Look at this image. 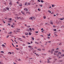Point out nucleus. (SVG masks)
<instances>
[{
  "mask_svg": "<svg viewBox=\"0 0 64 64\" xmlns=\"http://www.w3.org/2000/svg\"><path fill=\"white\" fill-rule=\"evenodd\" d=\"M54 50V49L53 48L52 49V50H51V54H52L53 53V51Z\"/></svg>",
  "mask_w": 64,
  "mask_h": 64,
  "instance_id": "obj_1",
  "label": "nucleus"
},
{
  "mask_svg": "<svg viewBox=\"0 0 64 64\" xmlns=\"http://www.w3.org/2000/svg\"><path fill=\"white\" fill-rule=\"evenodd\" d=\"M21 12L23 14V15H25V13H24V12L22 11Z\"/></svg>",
  "mask_w": 64,
  "mask_h": 64,
  "instance_id": "obj_2",
  "label": "nucleus"
},
{
  "mask_svg": "<svg viewBox=\"0 0 64 64\" xmlns=\"http://www.w3.org/2000/svg\"><path fill=\"white\" fill-rule=\"evenodd\" d=\"M24 10H25V11H28V9L26 8L24 9Z\"/></svg>",
  "mask_w": 64,
  "mask_h": 64,
  "instance_id": "obj_3",
  "label": "nucleus"
},
{
  "mask_svg": "<svg viewBox=\"0 0 64 64\" xmlns=\"http://www.w3.org/2000/svg\"><path fill=\"white\" fill-rule=\"evenodd\" d=\"M6 9H4L3 10V11L4 12H5V11H6Z\"/></svg>",
  "mask_w": 64,
  "mask_h": 64,
  "instance_id": "obj_4",
  "label": "nucleus"
},
{
  "mask_svg": "<svg viewBox=\"0 0 64 64\" xmlns=\"http://www.w3.org/2000/svg\"><path fill=\"white\" fill-rule=\"evenodd\" d=\"M25 34L26 35H28V32H26L25 33Z\"/></svg>",
  "mask_w": 64,
  "mask_h": 64,
  "instance_id": "obj_5",
  "label": "nucleus"
},
{
  "mask_svg": "<svg viewBox=\"0 0 64 64\" xmlns=\"http://www.w3.org/2000/svg\"><path fill=\"white\" fill-rule=\"evenodd\" d=\"M42 55H44V56H46V54H42Z\"/></svg>",
  "mask_w": 64,
  "mask_h": 64,
  "instance_id": "obj_6",
  "label": "nucleus"
},
{
  "mask_svg": "<svg viewBox=\"0 0 64 64\" xmlns=\"http://www.w3.org/2000/svg\"><path fill=\"white\" fill-rule=\"evenodd\" d=\"M28 4L27 3V2H25V3H24V4H25V5L26 6V5H27Z\"/></svg>",
  "mask_w": 64,
  "mask_h": 64,
  "instance_id": "obj_7",
  "label": "nucleus"
},
{
  "mask_svg": "<svg viewBox=\"0 0 64 64\" xmlns=\"http://www.w3.org/2000/svg\"><path fill=\"white\" fill-rule=\"evenodd\" d=\"M9 4L10 5H12V2H10L9 3Z\"/></svg>",
  "mask_w": 64,
  "mask_h": 64,
  "instance_id": "obj_8",
  "label": "nucleus"
},
{
  "mask_svg": "<svg viewBox=\"0 0 64 64\" xmlns=\"http://www.w3.org/2000/svg\"><path fill=\"white\" fill-rule=\"evenodd\" d=\"M14 32H20V31H17V30H14Z\"/></svg>",
  "mask_w": 64,
  "mask_h": 64,
  "instance_id": "obj_9",
  "label": "nucleus"
},
{
  "mask_svg": "<svg viewBox=\"0 0 64 64\" xmlns=\"http://www.w3.org/2000/svg\"><path fill=\"white\" fill-rule=\"evenodd\" d=\"M12 53L10 52H9L8 53V54H11Z\"/></svg>",
  "mask_w": 64,
  "mask_h": 64,
  "instance_id": "obj_10",
  "label": "nucleus"
},
{
  "mask_svg": "<svg viewBox=\"0 0 64 64\" xmlns=\"http://www.w3.org/2000/svg\"><path fill=\"white\" fill-rule=\"evenodd\" d=\"M49 60L48 59V63H51V62H49Z\"/></svg>",
  "mask_w": 64,
  "mask_h": 64,
  "instance_id": "obj_11",
  "label": "nucleus"
},
{
  "mask_svg": "<svg viewBox=\"0 0 64 64\" xmlns=\"http://www.w3.org/2000/svg\"><path fill=\"white\" fill-rule=\"evenodd\" d=\"M48 60H51L52 59V58H48Z\"/></svg>",
  "mask_w": 64,
  "mask_h": 64,
  "instance_id": "obj_12",
  "label": "nucleus"
},
{
  "mask_svg": "<svg viewBox=\"0 0 64 64\" xmlns=\"http://www.w3.org/2000/svg\"><path fill=\"white\" fill-rule=\"evenodd\" d=\"M53 30L54 31H57V30L56 29H53Z\"/></svg>",
  "mask_w": 64,
  "mask_h": 64,
  "instance_id": "obj_13",
  "label": "nucleus"
},
{
  "mask_svg": "<svg viewBox=\"0 0 64 64\" xmlns=\"http://www.w3.org/2000/svg\"><path fill=\"white\" fill-rule=\"evenodd\" d=\"M58 54H60V55H61V52H59L58 53Z\"/></svg>",
  "mask_w": 64,
  "mask_h": 64,
  "instance_id": "obj_14",
  "label": "nucleus"
},
{
  "mask_svg": "<svg viewBox=\"0 0 64 64\" xmlns=\"http://www.w3.org/2000/svg\"><path fill=\"white\" fill-rule=\"evenodd\" d=\"M2 46H3L4 47H5V46L4 45V44H3L2 45Z\"/></svg>",
  "mask_w": 64,
  "mask_h": 64,
  "instance_id": "obj_15",
  "label": "nucleus"
},
{
  "mask_svg": "<svg viewBox=\"0 0 64 64\" xmlns=\"http://www.w3.org/2000/svg\"><path fill=\"white\" fill-rule=\"evenodd\" d=\"M6 9L8 10H9V8H8L7 7L6 8Z\"/></svg>",
  "mask_w": 64,
  "mask_h": 64,
  "instance_id": "obj_16",
  "label": "nucleus"
},
{
  "mask_svg": "<svg viewBox=\"0 0 64 64\" xmlns=\"http://www.w3.org/2000/svg\"><path fill=\"white\" fill-rule=\"evenodd\" d=\"M41 2L42 3H43V2H44V1L43 0H41Z\"/></svg>",
  "mask_w": 64,
  "mask_h": 64,
  "instance_id": "obj_17",
  "label": "nucleus"
},
{
  "mask_svg": "<svg viewBox=\"0 0 64 64\" xmlns=\"http://www.w3.org/2000/svg\"><path fill=\"white\" fill-rule=\"evenodd\" d=\"M29 29L30 30V32H32V29L31 28H30Z\"/></svg>",
  "mask_w": 64,
  "mask_h": 64,
  "instance_id": "obj_18",
  "label": "nucleus"
},
{
  "mask_svg": "<svg viewBox=\"0 0 64 64\" xmlns=\"http://www.w3.org/2000/svg\"><path fill=\"white\" fill-rule=\"evenodd\" d=\"M21 39H22V38H18V40H21Z\"/></svg>",
  "mask_w": 64,
  "mask_h": 64,
  "instance_id": "obj_19",
  "label": "nucleus"
},
{
  "mask_svg": "<svg viewBox=\"0 0 64 64\" xmlns=\"http://www.w3.org/2000/svg\"><path fill=\"white\" fill-rule=\"evenodd\" d=\"M27 13H28L29 14H30V12H27Z\"/></svg>",
  "mask_w": 64,
  "mask_h": 64,
  "instance_id": "obj_20",
  "label": "nucleus"
},
{
  "mask_svg": "<svg viewBox=\"0 0 64 64\" xmlns=\"http://www.w3.org/2000/svg\"><path fill=\"white\" fill-rule=\"evenodd\" d=\"M58 62H62V60H60L58 61Z\"/></svg>",
  "mask_w": 64,
  "mask_h": 64,
  "instance_id": "obj_21",
  "label": "nucleus"
},
{
  "mask_svg": "<svg viewBox=\"0 0 64 64\" xmlns=\"http://www.w3.org/2000/svg\"><path fill=\"white\" fill-rule=\"evenodd\" d=\"M29 35H31V33H30V32H29Z\"/></svg>",
  "mask_w": 64,
  "mask_h": 64,
  "instance_id": "obj_22",
  "label": "nucleus"
},
{
  "mask_svg": "<svg viewBox=\"0 0 64 64\" xmlns=\"http://www.w3.org/2000/svg\"><path fill=\"white\" fill-rule=\"evenodd\" d=\"M28 48H32L31 46H28Z\"/></svg>",
  "mask_w": 64,
  "mask_h": 64,
  "instance_id": "obj_23",
  "label": "nucleus"
},
{
  "mask_svg": "<svg viewBox=\"0 0 64 64\" xmlns=\"http://www.w3.org/2000/svg\"><path fill=\"white\" fill-rule=\"evenodd\" d=\"M38 51H41V50H40V48H38Z\"/></svg>",
  "mask_w": 64,
  "mask_h": 64,
  "instance_id": "obj_24",
  "label": "nucleus"
},
{
  "mask_svg": "<svg viewBox=\"0 0 64 64\" xmlns=\"http://www.w3.org/2000/svg\"><path fill=\"white\" fill-rule=\"evenodd\" d=\"M43 18L44 19H46V16H43Z\"/></svg>",
  "mask_w": 64,
  "mask_h": 64,
  "instance_id": "obj_25",
  "label": "nucleus"
},
{
  "mask_svg": "<svg viewBox=\"0 0 64 64\" xmlns=\"http://www.w3.org/2000/svg\"><path fill=\"white\" fill-rule=\"evenodd\" d=\"M30 19V20H33V19H32V17H31V18H29Z\"/></svg>",
  "mask_w": 64,
  "mask_h": 64,
  "instance_id": "obj_26",
  "label": "nucleus"
},
{
  "mask_svg": "<svg viewBox=\"0 0 64 64\" xmlns=\"http://www.w3.org/2000/svg\"><path fill=\"white\" fill-rule=\"evenodd\" d=\"M36 56H37V57H38V56H39V55H38L37 54H36Z\"/></svg>",
  "mask_w": 64,
  "mask_h": 64,
  "instance_id": "obj_27",
  "label": "nucleus"
},
{
  "mask_svg": "<svg viewBox=\"0 0 64 64\" xmlns=\"http://www.w3.org/2000/svg\"><path fill=\"white\" fill-rule=\"evenodd\" d=\"M48 12L49 13H51V11H50V10H48Z\"/></svg>",
  "mask_w": 64,
  "mask_h": 64,
  "instance_id": "obj_28",
  "label": "nucleus"
},
{
  "mask_svg": "<svg viewBox=\"0 0 64 64\" xmlns=\"http://www.w3.org/2000/svg\"><path fill=\"white\" fill-rule=\"evenodd\" d=\"M27 27H28V28H30V26H28Z\"/></svg>",
  "mask_w": 64,
  "mask_h": 64,
  "instance_id": "obj_29",
  "label": "nucleus"
},
{
  "mask_svg": "<svg viewBox=\"0 0 64 64\" xmlns=\"http://www.w3.org/2000/svg\"><path fill=\"white\" fill-rule=\"evenodd\" d=\"M18 61H21V60H20V58H19V59H18Z\"/></svg>",
  "mask_w": 64,
  "mask_h": 64,
  "instance_id": "obj_30",
  "label": "nucleus"
},
{
  "mask_svg": "<svg viewBox=\"0 0 64 64\" xmlns=\"http://www.w3.org/2000/svg\"><path fill=\"white\" fill-rule=\"evenodd\" d=\"M40 7H42V6H43V5H42V4H40Z\"/></svg>",
  "mask_w": 64,
  "mask_h": 64,
  "instance_id": "obj_31",
  "label": "nucleus"
},
{
  "mask_svg": "<svg viewBox=\"0 0 64 64\" xmlns=\"http://www.w3.org/2000/svg\"><path fill=\"white\" fill-rule=\"evenodd\" d=\"M35 43H36V44H38V42H35Z\"/></svg>",
  "mask_w": 64,
  "mask_h": 64,
  "instance_id": "obj_32",
  "label": "nucleus"
},
{
  "mask_svg": "<svg viewBox=\"0 0 64 64\" xmlns=\"http://www.w3.org/2000/svg\"><path fill=\"white\" fill-rule=\"evenodd\" d=\"M50 34H48V36H50Z\"/></svg>",
  "mask_w": 64,
  "mask_h": 64,
  "instance_id": "obj_33",
  "label": "nucleus"
},
{
  "mask_svg": "<svg viewBox=\"0 0 64 64\" xmlns=\"http://www.w3.org/2000/svg\"><path fill=\"white\" fill-rule=\"evenodd\" d=\"M60 20H63V18H60Z\"/></svg>",
  "mask_w": 64,
  "mask_h": 64,
  "instance_id": "obj_34",
  "label": "nucleus"
},
{
  "mask_svg": "<svg viewBox=\"0 0 64 64\" xmlns=\"http://www.w3.org/2000/svg\"><path fill=\"white\" fill-rule=\"evenodd\" d=\"M50 6L49 8H51V6Z\"/></svg>",
  "mask_w": 64,
  "mask_h": 64,
  "instance_id": "obj_35",
  "label": "nucleus"
},
{
  "mask_svg": "<svg viewBox=\"0 0 64 64\" xmlns=\"http://www.w3.org/2000/svg\"><path fill=\"white\" fill-rule=\"evenodd\" d=\"M40 9L39 8L38 9V11H40Z\"/></svg>",
  "mask_w": 64,
  "mask_h": 64,
  "instance_id": "obj_36",
  "label": "nucleus"
},
{
  "mask_svg": "<svg viewBox=\"0 0 64 64\" xmlns=\"http://www.w3.org/2000/svg\"><path fill=\"white\" fill-rule=\"evenodd\" d=\"M50 23L51 24H53V22H50Z\"/></svg>",
  "mask_w": 64,
  "mask_h": 64,
  "instance_id": "obj_37",
  "label": "nucleus"
},
{
  "mask_svg": "<svg viewBox=\"0 0 64 64\" xmlns=\"http://www.w3.org/2000/svg\"><path fill=\"white\" fill-rule=\"evenodd\" d=\"M59 49V48H57L56 49V50H58Z\"/></svg>",
  "mask_w": 64,
  "mask_h": 64,
  "instance_id": "obj_38",
  "label": "nucleus"
},
{
  "mask_svg": "<svg viewBox=\"0 0 64 64\" xmlns=\"http://www.w3.org/2000/svg\"><path fill=\"white\" fill-rule=\"evenodd\" d=\"M19 6H20V7H21V6H22V4L19 5Z\"/></svg>",
  "mask_w": 64,
  "mask_h": 64,
  "instance_id": "obj_39",
  "label": "nucleus"
},
{
  "mask_svg": "<svg viewBox=\"0 0 64 64\" xmlns=\"http://www.w3.org/2000/svg\"><path fill=\"white\" fill-rule=\"evenodd\" d=\"M31 1L33 3V2H34V0H31Z\"/></svg>",
  "mask_w": 64,
  "mask_h": 64,
  "instance_id": "obj_40",
  "label": "nucleus"
},
{
  "mask_svg": "<svg viewBox=\"0 0 64 64\" xmlns=\"http://www.w3.org/2000/svg\"><path fill=\"white\" fill-rule=\"evenodd\" d=\"M28 44H31V43H30V42H28Z\"/></svg>",
  "mask_w": 64,
  "mask_h": 64,
  "instance_id": "obj_41",
  "label": "nucleus"
},
{
  "mask_svg": "<svg viewBox=\"0 0 64 64\" xmlns=\"http://www.w3.org/2000/svg\"><path fill=\"white\" fill-rule=\"evenodd\" d=\"M35 33H38V31H36L35 32Z\"/></svg>",
  "mask_w": 64,
  "mask_h": 64,
  "instance_id": "obj_42",
  "label": "nucleus"
},
{
  "mask_svg": "<svg viewBox=\"0 0 64 64\" xmlns=\"http://www.w3.org/2000/svg\"><path fill=\"white\" fill-rule=\"evenodd\" d=\"M34 30V28H32V30Z\"/></svg>",
  "mask_w": 64,
  "mask_h": 64,
  "instance_id": "obj_43",
  "label": "nucleus"
},
{
  "mask_svg": "<svg viewBox=\"0 0 64 64\" xmlns=\"http://www.w3.org/2000/svg\"><path fill=\"white\" fill-rule=\"evenodd\" d=\"M19 19H22L21 18V17H19Z\"/></svg>",
  "mask_w": 64,
  "mask_h": 64,
  "instance_id": "obj_44",
  "label": "nucleus"
},
{
  "mask_svg": "<svg viewBox=\"0 0 64 64\" xmlns=\"http://www.w3.org/2000/svg\"><path fill=\"white\" fill-rule=\"evenodd\" d=\"M47 38H48V39H50V37H49V36H47Z\"/></svg>",
  "mask_w": 64,
  "mask_h": 64,
  "instance_id": "obj_45",
  "label": "nucleus"
},
{
  "mask_svg": "<svg viewBox=\"0 0 64 64\" xmlns=\"http://www.w3.org/2000/svg\"><path fill=\"white\" fill-rule=\"evenodd\" d=\"M17 30H20V29L18 28V29H17Z\"/></svg>",
  "mask_w": 64,
  "mask_h": 64,
  "instance_id": "obj_46",
  "label": "nucleus"
},
{
  "mask_svg": "<svg viewBox=\"0 0 64 64\" xmlns=\"http://www.w3.org/2000/svg\"><path fill=\"white\" fill-rule=\"evenodd\" d=\"M54 6L55 5H53V4L52 5V7H54Z\"/></svg>",
  "mask_w": 64,
  "mask_h": 64,
  "instance_id": "obj_47",
  "label": "nucleus"
},
{
  "mask_svg": "<svg viewBox=\"0 0 64 64\" xmlns=\"http://www.w3.org/2000/svg\"><path fill=\"white\" fill-rule=\"evenodd\" d=\"M32 38V40H34V39L33 38Z\"/></svg>",
  "mask_w": 64,
  "mask_h": 64,
  "instance_id": "obj_48",
  "label": "nucleus"
},
{
  "mask_svg": "<svg viewBox=\"0 0 64 64\" xmlns=\"http://www.w3.org/2000/svg\"><path fill=\"white\" fill-rule=\"evenodd\" d=\"M59 54H57V57H59Z\"/></svg>",
  "mask_w": 64,
  "mask_h": 64,
  "instance_id": "obj_49",
  "label": "nucleus"
},
{
  "mask_svg": "<svg viewBox=\"0 0 64 64\" xmlns=\"http://www.w3.org/2000/svg\"><path fill=\"white\" fill-rule=\"evenodd\" d=\"M12 45L13 46V47H15V46H14V44H12Z\"/></svg>",
  "mask_w": 64,
  "mask_h": 64,
  "instance_id": "obj_50",
  "label": "nucleus"
},
{
  "mask_svg": "<svg viewBox=\"0 0 64 64\" xmlns=\"http://www.w3.org/2000/svg\"><path fill=\"white\" fill-rule=\"evenodd\" d=\"M1 62H0V64H3V63H2Z\"/></svg>",
  "mask_w": 64,
  "mask_h": 64,
  "instance_id": "obj_51",
  "label": "nucleus"
},
{
  "mask_svg": "<svg viewBox=\"0 0 64 64\" xmlns=\"http://www.w3.org/2000/svg\"><path fill=\"white\" fill-rule=\"evenodd\" d=\"M61 56H64V54H63H63L61 55Z\"/></svg>",
  "mask_w": 64,
  "mask_h": 64,
  "instance_id": "obj_52",
  "label": "nucleus"
},
{
  "mask_svg": "<svg viewBox=\"0 0 64 64\" xmlns=\"http://www.w3.org/2000/svg\"><path fill=\"white\" fill-rule=\"evenodd\" d=\"M16 50H19V48H16Z\"/></svg>",
  "mask_w": 64,
  "mask_h": 64,
  "instance_id": "obj_53",
  "label": "nucleus"
},
{
  "mask_svg": "<svg viewBox=\"0 0 64 64\" xmlns=\"http://www.w3.org/2000/svg\"><path fill=\"white\" fill-rule=\"evenodd\" d=\"M9 20H12V18H10L9 19Z\"/></svg>",
  "mask_w": 64,
  "mask_h": 64,
  "instance_id": "obj_54",
  "label": "nucleus"
},
{
  "mask_svg": "<svg viewBox=\"0 0 64 64\" xmlns=\"http://www.w3.org/2000/svg\"><path fill=\"white\" fill-rule=\"evenodd\" d=\"M9 36H6V38H8V37H9Z\"/></svg>",
  "mask_w": 64,
  "mask_h": 64,
  "instance_id": "obj_55",
  "label": "nucleus"
},
{
  "mask_svg": "<svg viewBox=\"0 0 64 64\" xmlns=\"http://www.w3.org/2000/svg\"><path fill=\"white\" fill-rule=\"evenodd\" d=\"M38 1L39 2H40V0H38Z\"/></svg>",
  "mask_w": 64,
  "mask_h": 64,
  "instance_id": "obj_56",
  "label": "nucleus"
},
{
  "mask_svg": "<svg viewBox=\"0 0 64 64\" xmlns=\"http://www.w3.org/2000/svg\"><path fill=\"white\" fill-rule=\"evenodd\" d=\"M1 52V53H4V52L3 51H2Z\"/></svg>",
  "mask_w": 64,
  "mask_h": 64,
  "instance_id": "obj_57",
  "label": "nucleus"
},
{
  "mask_svg": "<svg viewBox=\"0 0 64 64\" xmlns=\"http://www.w3.org/2000/svg\"><path fill=\"white\" fill-rule=\"evenodd\" d=\"M28 31H28V32H29L30 31L29 30V29H28Z\"/></svg>",
  "mask_w": 64,
  "mask_h": 64,
  "instance_id": "obj_58",
  "label": "nucleus"
},
{
  "mask_svg": "<svg viewBox=\"0 0 64 64\" xmlns=\"http://www.w3.org/2000/svg\"><path fill=\"white\" fill-rule=\"evenodd\" d=\"M12 24H13V25H15V23H13Z\"/></svg>",
  "mask_w": 64,
  "mask_h": 64,
  "instance_id": "obj_59",
  "label": "nucleus"
},
{
  "mask_svg": "<svg viewBox=\"0 0 64 64\" xmlns=\"http://www.w3.org/2000/svg\"><path fill=\"white\" fill-rule=\"evenodd\" d=\"M16 3H17V4H19V2H16Z\"/></svg>",
  "mask_w": 64,
  "mask_h": 64,
  "instance_id": "obj_60",
  "label": "nucleus"
},
{
  "mask_svg": "<svg viewBox=\"0 0 64 64\" xmlns=\"http://www.w3.org/2000/svg\"><path fill=\"white\" fill-rule=\"evenodd\" d=\"M23 38H25V37L24 36H23Z\"/></svg>",
  "mask_w": 64,
  "mask_h": 64,
  "instance_id": "obj_61",
  "label": "nucleus"
},
{
  "mask_svg": "<svg viewBox=\"0 0 64 64\" xmlns=\"http://www.w3.org/2000/svg\"><path fill=\"white\" fill-rule=\"evenodd\" d=\"M31 44H32V43H33V42H32V41H31Z\"/></svg>",
  "mask_w": 64,
  "mask_h": 64,
  "instance_id": "obj_62",
  "label": "nucleus"
},
{
  "mask_svg": "<svg viewBox=\"0 0 64 64\" xmlns=\"http://www.w3.org/2000/svg\"><path fill=\"white\" fill-rule=\"evenodd\" d=\"M9 33V34H11V33H12V32H10Z\"/></svg>",
  "mask_w": 64,
  "mask_h": 64,
  "instance_id": "obj_63",
  "label": "nucleus"
},
{
  "mask_svg": "<svg viewBox=\"0 0 64 64\" xmlns=\"http://www.w3.org/2000/svg\"><path fill=\"white\" fill-rule=\"evenodd\" d=\"M20 41H22V39L20 40Z\"/></svg>",
  "mask_w": 64,
  "mask_h": 64,
  "instance_id": "obj_64",
  "label": "nucleus"
}]
</instances>
